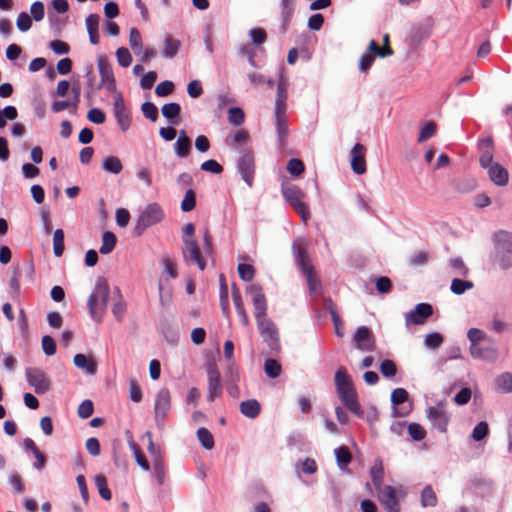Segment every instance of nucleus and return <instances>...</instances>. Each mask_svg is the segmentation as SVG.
Wrapping results in <instances>:
<instances>
[{
	"label": "nucleus",
	"mask_w": 512,
	"mask_h": 512,
	"mask_svg": "<svg viewBox=\"0 0 512 512\" xmlns=\"http://www.w3.org/2000/svg\"><path fill=\"white\" fill-rule=\"evenodd\" d=\"M247 292L252 294L254 316L260 336L272 352H279L281 349L279 331L267 315V301L261 286L252 284L247 287Z\"/></svg>",
	"instance_id": "1"
},
{
	"label": "nucleus",
	"mask_w": 512,
	"mask_h": 512,
	"mask_svg": "<svg viewBox=\"0 0 512 512\" xmlns=\"http://www.w3.org/2000/svg\"><path fill=\"white\" fill-rule=\"evenodd\" d=\"M98 69L101 77V84L104 85L107 90L113 92L114 115L122 130L125 131L128 128V116L126 114L125 101L123 95L116 90L112 67L105 58H99Z\"/></svg>",
	"instance_id": "2"
},
{
	"label": "nucleus",
	"mask_w": 512,
	"mask_h": 512,
	"mask_svg": "<svg viewBox=\"0 0 512 512\" xmlns=\"http://www.w3.org/2000/svg\"><path fill=\"white\" fill-rule=\"evenodd\" d=\"M109 285L104 277H98L94 290L87 300L89 315L93 321L101 323L107 308Z\"/></svg>",
	"instance_id": "3"
},
{
	"label": "nucleus",
	"mask_w": 512,
	"mask_h": 512,
	"mask_svg": "<svg viewBox=\"0 0 512 512\" xmlns=\"http://www.w3.org/2000/svg\"><path fill=\"white\" fill-rule=\"evenodd\" d=\"M495 255L493 264L502 270L512 267V233L498 231L493 236Z\"/></svg>",
	"instance_id": "4"
},
{
	"label": "nucleus",
	"mask_w": 512,
	"mask_h": 512,
	"mask_svg": "<svg viewBox=\"0 0 512 512\" xmlns=\"http://www.w3.org/2000/svg\"><path fill=\"white\" fill-rule=\"evenodd\" d=\"M282 195L285 201L300 215L302 221L306 223L310 219V210L304 202L305 193L297 185L283 183L281 187Z\"/></svg>",
	"instance_id": "5"
},
{
	"label": "nucleus",
	"mask_w": 512,
	"mask_h": 512,
	"mask_svg": "<svg viewBox=\"0 0 512 512\" xmlns=\"http://www.w3.org/2000/svg\"><path fill=\"white\" fill-rule=\"evenodd\" d=\"M165 217L163 209L157 203L148 204L140 213L134 233L140 236L148 227L160 223Z\"/></svg>",
	"instance_id": "6"
},
{
	"label": "nucleus",
	"mask_w": 512,
	"mask_h": 512,
	"mask_svg": "<svg viewBox=\"0 0 512 512\" xmlns=\"http://www.w3.org/2000/svg\"><path fill=\"white\" fill-rule=\"evenodd\" d=\"M296 258L301 272L306 277L309 291L311 293H317L321 289V281L318 278L313 265L310 263L304 247L299 246L297 248Z\"/></svg>",
	"instance_id": "7"
},
{
	"label": "nucleus",
	"mask_w": 512,
	"mask_h": 512,
	"mask_svg": "<svg viewBox=\"0 0 512 512\" xmlns=\"http://www.w3.org/2000/svg\"><path fill=\"white\" fill-rule=\"evenodd\" d=\"M236 166L242 180L249 187H252L256 172V163L253 151L251 149H242L239 152Z\"/></svg>",
	"instance_id": "8"
},
{
	"label": "nucleus",
	"mask_w": 512,
	"mask_h": 512,
	"mask_svg": "<svg viewBox=\"0 0 512 512\" xmlns=\"http://www.w3.org/2000/svg\"><path fill=\"white\" fill-rule=\"evenodd\" d=\"M206 371L208 377L207 400L213 402L222 394L221 376L214 360L207 363Z\"/></svg>",
	"instance_id": "9"
},
{
	"label": "nucleus",
	"mask_w": 512,
	"mask_h": 512,
	"mask_svg": "<svg viewBox=\"0 0 512 512\" xmlns=\"http://www.w3.org/2000/svg\"><path fill=\"white\" fill-rule=\"evenodd\" d=\"M26 378L30 386L34 388L37 394H43L51 389V381L45 373L35 367L26 369Z\"/></svg>",
	"instance_id": "10"
},
{
	"label": "nucleus",
	"mask_w": 512,
	"mask_h": 512,
	"mask_svg": "<svg viewBox=\"0 0 512 512\" xmlns=\"http://www.w3.org/2000/svg\"><path fill=\"white\" fill-rule=\"evenodd\" d=\"M427 418L432 424V427L441 433L447 432V427L450 422V415L442 404L432 406L427 409Z\"/></svg>",
	"instance_id": "11"
},
{
	"label": "nucleus",
	"mask_w": 512,
	"mask_h": 512,
	"mask_svg": "<svg viewBox=\"0 0 512 512\" xmlns=\"http://www.w3.org/2000/svg\"><path fill=\"white\" fill-rule=\"evenodd\" d=\"M184 248L182 250L185 261L192 262L198 266L200 270L206 267V261L203 258L199 245L196 240L183 237Z\"/></svg>",
	"instance_id": "12"
},
{
	"label": "nucleus",
	"mask_w": 512,
	"mask_h": 512,
	"mask_svg": "<svg viewBox=\"0 0 512 512\" xmlns=\"http://www.w3.org/2000/svg\"><path fill=\"white\" fill-rule=\"evenodd\" d=\"M171 408V396L167 388L160 389L155 399V419L158 424H163Z\"/></svg>",
	"instance_id": "13"
},
{
	"label": "nucleus",
	"mask_w": 512,
	"mask_h": 512,
	"mask_svg": "<svg viewBox=\"0 0 512 512\" xmlns=\"http://www.w3.org/2000/svg\"><path fill=\"white\" fill-rule=\"evenodd\" d=\"M353 342L357 349L366 352H372L376 349V341L372 331L366 327H359L354 336Z\"/></svg>",
	"instance_id": "14"
},
{
	"label": "nucleus",
	"mask_w": 512,
	"mask_h": 512,
	"mask_svg": "<svg viewBox=\"0 0 512 512\" xmlns=\"http://www.w3.org/2000/svg\"><path fill=\"white\" fill-rule=\"evenodd\" d=\"M433 314V308L428 303H419L405 315L406 325H423Z\"/></svg>",
	"instance_id": "15"
},
{
	"label": "nucleus",
	"mask_w": 512,
	"mask_h": 512,
	"mask_svg": "<svg viewBox=\"0 0 512 512\" xmlns=\"http://www.w3.org/2000/svg\"><path fill=\"white\" fill-rule=\"evenodd\" d=\"M130 48L143 62L149 61L156 55L154 49H144L140 32L136 28L130 29Z\"/></svg>",
	"instance_id": "16"
},
{
	"label": "nucleus",
	"mask_w": 512,
	"mask_h": 512,
	"mask_svg": "<svg viewBox=\"0 0 512 512\" xmlns=\"http://www.w3.org/2000/svg\"><path fill=\"white\" fill-rule=\"evenodd\" d=\"M378 491V498L387 512H400L399 501L394 487L387 485Z\"/></svg>",
	"instance_id": "17"
},
{
	"label": "nucleus",
	"mask_w": 512,
	"mask_h": 512,
	"mask_svg": "<svg viewBox=\"0 0 512 512\" xmlns=\"http://www.w3.org/2000/svg\"><path fill=\"white\" fill-rule=\"evenodd\" d=\"M366 148L363 144L357 143L350 152L351 169L355 174L362 175L366 172L365 160Z\"/></svg>",
	"instance_id": "18"
},
{
	"label": "nucleus",
	"mask_w": 512,
	"mask_h": 512,
	"mask_svg": "<svg viewBox=\"0 0 512 512\" xmlns=\"http://www.w3.org/2000/svg\"><path fill=\"white\" fill-rule=\"evenodd\" d=\"M470 354L475 359H483L486 361H495L498 357V349L491 342L489 346L474 345L469 348Z\"/></svg>",
	"instance_id": "19"
},
{
	"label": "nucleus",
	"mask_w": 512,
	"mask_h": 512,
	"mask_svg": "<svg viewBox=\"0 0 512 512\" xmlns=\"http://www.w3.org/2000/svg\"><path fill=\"white\" fill-rule=\"evenodd\" d=\"M339 399L341 400L342 404L353 414H355L358 417L363 416V410L361 408V405L358 401V396L355 388L349 390L348 392H345L341 396H339Z\"/></svg>",
	"instance_id": "20"
},
{
	"label": "nucleus",
	"mask_w": 512,
	"mask_h": 512,
	"mask_svg": "<svg viewBox=\"0 0 512 512\" xmlns=\"http://www.w3.org/2000/svg\"><path fill=\"white\" fill-rule=\"evenodd\" d=\"M334 380L338 397L354 388L351 377L344 367L336 371Z\"/></svg>",
	"instance_id": "21"
},
{
	"label": "nucleus",
	"mask_w": 512,
	"mask_h": 512,
	"mask_svg": "<svg viewBox=\"0 0 512 512\" xmlns=\"http://www.w3.org/2000/svg\"><path fill=\"white\" fill-rule=\"evenodd\" d=\"M274 116L277 138L281 146H284L286 138L288 136V122L286 117V111H274Z\"/></svg>",
	"instance_id": "22"
},
{
	"label": "nucleus",
	"mask_w": 512,
	"mask_h": 512,
	"mask_svg": "<svg viewBox=\"0 0 512 512\" xmlns=\"http://www.w3.org/2000/svg\"><path fill=\"white\" fill-rule=\"evenodd\" d=\"M74 365L83 370L88 375H95L97 372V363L92 357L85 354H76L73 358Z\"/></svg>",
	"instance_id": "23"
},
{
	"label": "nucleus",
	"mask_w": 512,
	"mask_h": 512,
	"mask_svg": "<svg viewBox=\"0 0 512 512\" xmlns=\"http://www.w3.org/2000/svg\"><path fill=\"white\" fill-rule=\"evenodd\" d=\"M488 174L490 180L497 186H506L508 183V172L507 170L500 165L499 163H494L491 167H489Z\"/></svg>",
	"instance_id": "24"
},
{
	"label": "nucleus",
	"mask_w": 512,
	"mask_h": 512,
	"mask_svg": "<svg viewBox=\"0 0 512 512\" xmlns=\"http://www.w3.org/2000/svg\"><path fill=\"white\" fill-rule=\"evenodd\" d=\"M288 98V82L281 77L277 85V96L275 101V111H286V101Z\"/></svg>",
	"instance_id": "25"
},
{
	"label": "nucleus",
	"mask_w": 512,
	"mask_h": 512,
	"mask_svg": "<svg viewBox=\"0 0 512 512\" xmlns=\"http://www.w3.org/2000/svg\"><path fill=\"white\" fill-rule=\"evenodd\" d=\"M161 113L172 125L180 122L181 106L178 103H167L161 108Z\"/></svg>",
	"instance_id": "26"
},
{
	"label": "nucleus",
	"mask_w": 512,
	"mask_h": 512,
	"mask_svg": "<svg viewBox=\"0 0 512 512\" xmlns=\"http://www.w3.org/2000/svg\"><path fill=\"white\" fill-rule=\"evenodd\" d=\"M249 140V134L246 130L240 129L230 133L225 139L226 145L231 148L237 149L245 145Z\"/></svg>",
	"instance_id": "27"
},
{
	"label": "nucleus",
	"mask_w": 512,
	"mask_h": 512,
	"mask_svg": "<svg viewBox=\"0 0 512 512\" xmlns=\"http://www.w3.org/2000/svg\"><path fill=\"white\" fill-rule=\"evenodd\" d=\"M483 153L481 154L479 158V163L482 168L489 169L494 163H493V140L491 138H488L483 141Z\"/></svg>",
	"instance_id": "28"
},
{
	"label": "nucleus",
	"mask_w": 512,
	"mask_h": 512,
	"mask_svg": "<svg viewBox=\"0 0 512 512\" xmlns=\"http://www.w3.org/2000/svg\"><path fill=\"white\" fill-rule=\"evenodd\" d=\"M239 409L244 416L254 419L259 415L261 411V406L257 400L249 399L241 402Z\"/></svg>",
	"instance_id": "29"
},
{
	"label": "nucleus",
	"mask_w": 512,
	"mask_h": 512,
	"mask_svg": "<svg viewBox=\"0 0 512 512\" xmlns=\"http://www.w3.org/2000/svg\"><path fill=\"white\" fill-rule=\"evenodd\" d=\"M181 42L168 35L163 41L162 55L166 58H173L178 53Z\"/></svg>",
	"instance_id": "30"
},
{
	"label": "nucleus",
	"mask_w": 512,
	"mask_h": 512,
	"mask_svg": "<svg viewBox=\"0 0 512 512\" xmlns=\"http://www.w3.org/2000/svg\"><path fill=\"white\" fill-rule=\"evenodd\" d=\"M114 297L117 296L116 302L113 304L112 313L117 321H123L126 314V304L120 290L115 287L113 290Z\"/></svg>",
	"instance_id": "31"
},
{
	"label": "nucleus",
	"mask_w": 512,
	"mask_h": 512,
	"mask_svg": "<svg viewBox=\"0 0 512 512\" xmlns=\"http://www.w3.org/2000/svg\"><path fill=\"white\" fill-rule=\"evenodd\" d=\"M420 499L422 507H435L438 503L437 495L430 485L422 489Z\"/></svg>",
	"instance_id": "32"
},
{
	"label": "nucleus",
	"mask_w": 512,
	"mask_h": 512,
	"mask_svg": "<svg viewBox=\"0 0 512 512\" xmlns=\"http://www.w3.org/2000/svg\"><path fill=\"white\" fill-rule=\"evenodd\" d=\"M116 243H117V239H116V236L114 233H112L111 231L104 232V234L102 236V243L99 248V252L102 255L111 253L113 251V249L115 248Z\"/></svg>",
	"instance_id": "33"
},
{
	"label": "nucleus",
	"mask_w": 512,
	"mask_h": 512,
	"mask_svg": "<svg viewBox=\"0 0 512 512\" xmlns=\"http://www.w3.org/2000/svg\"><path fill=\"white\" fill-rule=\"evenodd\" d=\"M220 306L223 314L228 317L229 315V298H228V286L226 283L225 276L220 275Z\"/></svg>",
	"instance_id": "34"
},
{
	"label": "nucleus",
	"mask_w": 512,
	"mask_h": 512,
	"mask_svg": "<svg viewBox=\"0 0 512 512\" xmlns=\"http://www.w3.org/2000/svg\"><path fill=\"white\" fill-rule=\"evenodd\" d=\"M372 482L376 490H380L383 484L384 469L381 461H376L370 469Z\"/></svg>",
	"instance_id": "35"
},
{
	"label": "nucleus",
	"mask_w": 512,
	"mask_h": 512,
	"mask_svg": "<svg viewBox=\"0 0 512 512\" xmlns=\"http://www.w3.org/2000/svg\"><path fill=\"white\" fill-rule=\"evenodd\" d=\"M367 52L372 55H377L381 58L393 55L394 51L390 46L380 47L375 40H371L367 47Z\"/></svg>",
	"instance_id": "36"
},
{
	"label": "nucleus",
	"mask_w": 512,
	"mask_h": 512,
	"mask_svg": "<svg viewBox=\"0 0 512 512\" xmlns=\"http://www.w3.org/2000/svg\"><path fill=\"white\" fill-rule=\"evenodd\" d=\"M196 435L203 448L207 450L214 448V437L207 428H199L196 432Z\"/></svg>",
	"instance_id": "37"
},
{
	"label": "nucleus",
	"mask_w": 512,
	"mask_h": 512,
	"mask_svg": "<svg viewBox=\"0 0 512 512\" xmlns=\"http://www.w3.org/2000/svg\"><path fill=\"white\" fill-rule=\"evenodd\" d=\"M335 457L341 468L346 467L352 461V455L347 446H340L335 449Z\"/></svg>",
	"instance_id": "38"
},
{
	"label": "nucleus",
	"mask_w": 512,
	"mask_h": 512,
	"mask_svg": "<svg viewBox=\"0 0 512 512\" xmlns=\"http://www.w3.org/2000/svg\"><path fill=\"white\" fill-rule=\"evenodd\" d=\"M95 485L98 489L100 496L104 500L111 499V492L107 485L106 477L103 474H97L94 478Z\"/></svg>",
	"instance_id": "39"
},
{
	"label": "nucleus",
	"mask_w": 512,
	"mask_h": 512,
	"mask_svg": "<svg viewBox=\"0 0 512 512\" xmlns=\"http://www.w3.org/2000/svg\"><path fill=\"white\" fill-rule=\"evenodd\" d=\"M281 8H282V21H283V26L285 27L286 25L289 24L293 14H294V11H295V5H294V0H281Z\"/></svg>",
	"instance_id": "40"
},
{
	"label": "nucleus",
	"mask_w": 512,
	"mask_h": 512,
	"mask_svg": "<svg viewBox=\"0 0 512 512\" xmlns=\"http://www.w3.org/2000/svg\"><path fill=\"white\" fill-rule=\"evenodd\" d=\"M496 385L504 393L512 392V373L505 372L496 378Z\"/></svg>",
	"instance_id": "41"
},
{
	"label": "nucleus",
	"mask_w": 512,
	"mask_h": 512,
	"mask_svg": "<svg viewBox=\"0 0 512 512\" xmlns=\"http://www.w3.org/2000/svg\"><path fill=\"white\" fill-rule=\"evenodd\" d=\"M53 252L56 257H60L64 252V232L62 229H57L53 235Z\"/></svg>",
	"instance_id": "42"
},
{
	"label": "nucleus",
	"mask_w": 512,
	"mask_h": 512,
	"mask_svg": "<svg viewBox=\"0 0 512 512\" xmlns=\"http://www.w3.org/2000/svg\"><path fill=\"white\" fill-rule=\"evenodd\" d=\"M467 338L470 341V346L479 345V343L484 340L492 342L486 333L478 328H470L467 332Z\"/></svg>",
	"instance_id": "43"
},
{
	"label": "nucleus",
	"mask_w": 512,
	"mask_h": 512,
	"mask_svg": "<svg viewBox=\"0 0 512 512\" xmlns=\"http://www.w3.org/2000/svg\"><path fill=\"white\" fill-rule=\"evenodd\" d=\"M264 371L268 377L276 378L281 373V365L275 359H266L264 363Z\"/></svg>",
	"instance_id": "44"
},
{
	"label": "nucleus",
	"mask_w": 512,
	"mask_h": 512,
	"mask_svg": "<svg viewBox=\"0 0 512 512\" xmlns=\"http://www.w3.org/2000/svg\"><path fill=\"white\" fill-rule=\"evenodd\" d=\"M471 288H473V283L471 281L454 278L451 282V291L456 295H461Z\"/></svg>",
	"instance_id": "45"
},
{
	"label": "nucleus",
	"mask_w": 512,
	"mask_h": 512,
	"mask_svg": "<svg viewBox=\"0 0 512 512\" xmlns=\"http://www.w3.org/2000/svg\"><path fill=\"white\" fill-rule=\"evenodd\" d=\"M175 153L180 158H185L189 155L191 150V140L178 138L175 143Z\"/></svg>",
	"instance_id": "46"
},
{
	"label": "nucleus",
	"mask_w": 512,
	"mask_h": 512,
	"mask_svg": "<svg viewBox=\"0 0 512 512\" xmlns=\"http://www.w3.org/2000/svg\"><path fill=\"white\" fill-rule=\"evenodd\" d=\"M245 114L241 108L231 107L228 109V121L234 126H240L244 122Z\"/></svg>",
	"instance_id": "47"
},
{
	"label": "nucleus",
	"mask_w": 512,
	"mask_h": 512,
	"mask_svg": "<svg viewBox=\"0 0 512 512\" xmlns=\"http://www.w3.org/2000/svg\"><path fill=\"white\" fill-rule=\"evenodd\" d=\"M103 169L118 174L122 170V163L117 157L109 156L103 162Z\"/></svg>",
	"instance_id": "48"
},
{
	"label": "nucleus",
	"mask_w": 512,
	"mask_h": 512,
	"mask_svg": "<svg viewBox=\"0 0 512 512\" xmlns=\"http://www.w3.org/2000/svg\"><path fill=\"white\" fill-rule=\"evenodd\" d=\"M196 206V195L192 189L186 191L185 196L181 202V209L184 212L192 211Z\"/></svg>",
	"instance_id": "49"
},
{
	"label": "nucleus",
	"mask_w": 512,
	"mask_h": 512,
	"mask_svg": "<svg viewBox=\"0 0 512 512\" xmlns=\"http://www.w3.org/2000/svg\"><path fill=\"white\" fill-rule=\"evenodd\" d=\"M18 116L17 109L14 106H6L0 109V128L5 127L6 119L15 120Z\"/></svg>",
	"instance_id": "50"
},
{
	"label": "nucleus",
	"mask_w": 512,
	"mask_h": 512,
	"mask_svg": "<svg viewBox=\"0 0 512 512\" xmlns=\"http://www.w3.org/2000/svg\"><path fill=\"white\" fill-rule=\"evenodd\" d=\"M407 429L414 441H421L426 437V430L418 423H410Z\"/></svg>",
	"instance_id": "51"
},
{
	"label": "nucleus",
	"mask_w": 512,
	"mask_h": 512,
	"mask_svg": "<svg viewBox=\"0 0 512 512\" xmlns=\"http://www.w3.org/2000/svg\"><path fill=\"white\" fill-rule=\"evenodd\" d=\"M380 372L384 377L392 378L397 373V366L392 360H383L380 364Z\"/></svg>",
	"instance_id": "52"
},
{
	"label": "nucleus",
	"mask_w": 512,
	"mask_h": 512,
	"mask_svg": "<svg viewBox=\"0 0 512 512\" xmlns=\"http://www.w3.org/2000/svg\"><path fill=\"white\" fill-rule=\"evenodd\" d=\"M287 170L293 176H300L305 170V165L302 160L292 158L287 163Z\"/></svg>",
	"instance_id": "53"
},
{
	"label": "nucleus",
	"mask_w": 512,
	"mask_h": 512,
	"mask_svg": "<svg viewBox=\"0 0 512 512\" xmlns=\"http://www.w3.org/2000/svg\"><path fill=\"white\" fill-rule=\"evenodd\" d=\"M237 270L239 277L245 282L251 281L255 275V269L250 264L241 263L238 265Z\"/></svg>",
	"instance_id": "54"
},
{
	"label": "nucleus",
	"mask_w": 512,
	"mask_h": 512,
	"mask_svg": "<svg viewBox=\"0 0 512 512\" xmlns=\"http://www.w3.org/2000/svg\"><path fill=\"white\" fill-rule=\"evenodd\" d=\"M143 115L152 122L158 119V109L152 102H144L141 106Z\"/></svg>",
	"instance_id": "55"
},
{
	"label": "nucleus",
	"mask_w": 512,
	"mask_h": 512,
	"mask_svg": "<svg viewBox=\"0 0 512 512\" xmlns=\"http://www.w3.org/2000/svg\"><path fill=\"white\" fill-rule=\"evenodd\" d=\"M436 124L432 121L430 122H427L423 128L421 129L420 133H419V138H418V141L419 142H424L426 140H428L429 138L433 137L436 133Z\"/></svg>",
	"instance_id": "56"
},
{
	"label": "nucleus",
	"mask_w": 512,
	"mask_h": 512,
	"mask_svg": "<svg viewBox=\"0 0 512 512\" xmlns=\"http://www.w3.org/2000/svg\"><path fill=\"white\" fill-rule=\"evenodd\" d=\"M489 433V426L485 421L479 422L472 431V438L475 441H481Z\"/></svg>",
	"instance_id": "57"
},
{
	"label": "nucleus",
	"mask_w": 512,
	"mask_h": 512,
	"mask_svg": "<svg viewBox=\"0 0 512 512\" xmlns=\"http://www.w3.org/2000/svg\"><path fill=\"white\" fill-rule=\"evenodd\" d=\"M174 83L172 81L166 80L159 83L155 88V93L159 97L168 96L174 91Z\"/></svg>",
	"instance_id": "58"
},
{
	"label": "nucleus",
	"mask_w": 512,
	"mask_h": 512,
	"mask_svg": "<svg viewBox=\"0 0 512 512\" xmlns=\"http://www.w3.org/2000/svg\"><path fill=\"white\" fill-rule=\"evenodd\" d=\"M41 344L42 349L47 356H52L56 353V342L51 336H43Z\"/></svg>",
	"instance_id": "59"
},
{
	"label": "nucleus",
	"mask_w": 512,
	"mask_h": 512,
	"mask_svg": "<svg viewBox=\"0 0 512 512\" xmlns=\"http://www.w3.org/2000/svg\"><path fill=\"white\" fill-rule=\"evenodd\" d=\"M450 267L459 276H466L468 274V268L464 264L461 258H452L449 261Z\"/></svg>",
	"instance_id": "60"
},
{
	"label": "nucleus",
	"mask_w": 512,
	"mask_h": 512,
	"mask_svg": "<svg viewBox=\"0 0 512 512\" xmlns=\"http://www.w3.org/2000/svg\"><path fill=\"white\" fill-rule=\"evenodd\" d=\"M94 406L91 400H84L78 407V415L82 419H86L93 414Z\"/></svg>",
	"instance_id": "61"
},
{
	"label": "nucleus",
	"mask_w": 512,
	"mask_h": 512,
	"mask_svg": "<svg viewBox=\"0 0 512 512\" xmlns=\"http://www.w3.org/2000/svg\"><path fill=\"white\" fill-rule=\"evenodd\" d=\"M443 342V337L437 332H431L425 336V345L429 348L435 349Z\"/></svg>",
	"instance_id": "62"
},
{
	"label": "nucleus",
	"mask_w": 512,
	"mask_h": 512,
	"mask_svg": "<svg viewBox=\"0 0 512 512\" xmlns=\"http://www.w3.org/2000/svg\"><path fill=\"white\" fill-rule=\"evenodd\" d=\"M16 25L20 31H28L32 25L30 16L26 12H21L17 17Z\"/></svg>",
	"instance_id": "63"
},
{
	"label": "nucleus",
	"mask_w": 512,
	"mask_h": 512,
	"mask_svg": "<svg viewBox=\"0 0 512 512\" xmlns=\"http://www.w3.org/2000/svg\"><path fill=\"white\" fill-rule=\"evenodd\" d=\"M87 118L89 121L95 124H102L106 120L105 113L98 108L90 109L87 113Z\"/></svg>",
	"instance_id": "64"
}]
</instances>
